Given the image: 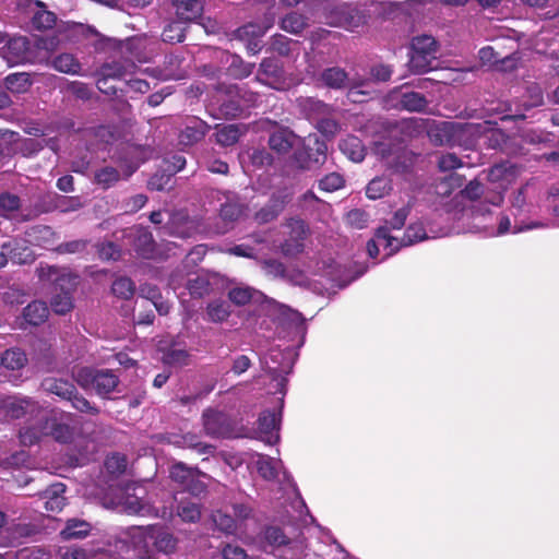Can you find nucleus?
Returning <instances> with one entry per match:
<instances>
[{
	"label": "nucleus",
	"instance_id": "62",
	"mask_svg": "<svg viewBox=\"0 0 559 559\" xmlns=\"http://www.w3.org/2000/svg\"><path fill=\"white\" fill-rule=\"evenodd\" d=\"M229 300L237 306H245L252 299V292L248 287H235L228 293Z\"/></svg>",
	"mask_w": 559,
	"mask_h": 559
},
{
	"label": "nucleus",
	"instance_id": "32",
	"mask_svg": "<svg viewBox=\"0 0 559 559\" xmlns=\"http://www.w3.org/2000/svg\"><path fill=\"white\" fill-rule=\"evenodd\" d=\"M27 356L24 350L19 347H11L3 352L0 356L1 367L8 370H21L27 365Z\"/></svg>",
	"mask_w": 559,
	"mask_h": 559
},
{
	"label": "nucleus",
	"instance_id": "37",
	"mask_svg": "<svg viewBox=\"0 0 559 559\" xmlns=\"http://www.w3.org/2000/svg\"><path fill=\"white\" fill-rule=\"evenodd\" d=\"M4 84L10 92L14 94H23L31 88L33 81L28 73L16 72L7 75L4 79Z\"/></svg>",
	"mask_w": 559,
	"mask_h": 559
},
{
	"label": "nucleus",
	"instance_id": "22",
	"mask_svg": "<svg viewBox=\"0 0 559 559\" xmlns=\"http://www.w3.org/2000/svg\"><path fill=\"white\" fill-rule=\"evenodd\" d=\"M44 436H46L45 419H36L33 424H25L19 430V440L24 447L37 444Z\"/></svg>",
	"mask_w": 559,
	"mask_h": 559
},
{
	"label": "nucleus",
	"instance_id": "46",
	"mask_svg": "<svg viewBox=\"0 0 559 559\" xmlns=\"http://www.w3.org/2000/svg\"><path fill=\"white\" fill-rule=\"evenodd\" d=\"M111 292L115 296L128 300L133 297L135 286L131 278L121 276L114 281Z\"/></svg>",
	"mask_w": 559,
	"mask_h": 559
},
{
	"label": "nucleus",
	"instance_id": "26",
	"mask_svg": "<svg viewBox=\"0 0 559 559\" xmlns=\"http://www.w3.org/2000/svg\"><path fill=\"white\" fill-rule=\"evenodd\" d=\"M399 106L409 112H424L428 107V100L425 95L418 92L401 91Z\"/></svg>",
	"mask_w": 559,
	"mask_h": 559
},
{
	"label": "nucleus",
	"instance_id": "13",
	"mask_svg": "<svg viewBox=\"0 0 559 559\" xmlns=\"http://www.w3.org/2000/svg\"><path fill=\"white\" fill-rule=\"evenodd\" d=\"M280 418L275 412L264 411L258 418V431L263 441L274 444L278 441Z\"/></svg>",
	"mask_w": 559,
	"mask_h": 559
},
{
	"label": "nucleus",
	"instance_id": "14",
	"mask_svg": "<svg viewBox=\"0 0 559 559\" xmlns=\"http://www.w3.org/2000/svg\"><path fill=\"white\" fill-rule=\"evenodd\" d=\"M40 412L38 402L31 397L15 399L5 404V414L12 419H20L25 416L35 418Z\"/></svg>",
	"mask_w": 559,
	"mask_h": 559
},
{
	"label": "nucleus",
	"instance_id": "4",
	"mask_svg": "<svg viewBox=\"0 0 559 559\" xmlns=\"http://www.w3.org/2000/svg\"><path fill=\"white\" fill-rule=\"evenodd\" d=\"M41 386L48 393L71 403L72 407L80 413L97 416L99 408L79 393L75 385L66 379L49 377L43 380Z\"/></svg>",
	"mask_w": 559,
	"mask_h": 559
},
{
	"label": "nucleus",
	"instance_id": "27",
	"mask_svg": "<svg viewBox=\"0 0 559 559\" xmlns=\"http://www.w3.org/2000/svg\"><path fill=\"white\" fill-rule=\"evenodd\" d=\"M37 10L32 16V26L37 31H48L53 28L57 23V15L46 9V4L39 0L35 1Z\"/></svg>",
	"mask_w": 559,
	"mask_h": 559
},
{
	"label": "nucleus",
	"instance_id": "30",
	"mask_svg": "<svg viewBox=\"0 0 559 559\" xmlns=\"http://www.w3.org/2000/svg\"><path fill=\"white\" fill-rule=\"evenodd\" d=\"M284 200L277 197H273L254 214V219L259 224L270 223L278 217V215L284 211Z\"/></svg>",
	"mask_w": 559,
	"mask_h": 559
},
{
	"label": "nucleus",
	"instance_id": "44",
	"mask_svg": "<svg viewBox=\"0 0 559 559\" xmlns=\"http://www.w3.org/2000/svg\"><path fill=\"white\" fill-rule=\"evenodd\" d=\"M426 238L427 234L424 226L421 224H412L406 228L403 238L400 241L397 240L395 245L399 246L400 249L401 247L412 246Z\"/></svg>",
	"mask_w": 559,
	"mask_h": 559
},
{
	"label": "nucleus",
	"instance_id": "29",
	"mask_svg": "<svg viewBox=\"0 0 559 559\" xmlns=\"http://www.w3.org/2000/svg\"><path fill=\"white\" fill-rule=\"evenodd\" d=\"M225 55L227 57V73L229 76L235 80H243L252 74L255 67L254 63L246 62L238 55H229L227 52Z\"/></svg>",
	"mask_w": 559,
	"mask_h": 559
},
{
	"label": "nucleus",
	"instance_id": "34",
	"mask_svg": "<svg viewBox=\"0 0 559 559\" xmlns=\"http://www.w3.org/2000/svg\"><path fill=\"white\" fill-rule=\"evenodd\" d=\"M133 67L134 63L128 60H115L111 62H105L99 68L98 75H104L110 80H122Z\"/></svg>",
	"mask_w": 559,
	"mask_h": 559
},
{
	"label": "nucleus",
	"instance_id": "1",
	"mask_svg": "<svg viewBox=\"0 0 559 559\" xmlns=\"http://www.w3.org/2000/svg\"><path fill=\"white\" fill-rule=\"evenodd\" d=\"M73 380L84 390L93 389L100 397H108L118 386L119 377L110 369L80 367L72 370Z\"/></svg>",
	"mask_w": 559,
	"mask_h": 559
},
{
	"label": "nucleus",
	"instance_id": "39",
	"mask_svg": "<svg viewBox=\"0 0 559 559\" xmlns=\"http://www.w3.org/2000/svg\"><path fill=\"white\" fill-rule=\"evenodd\" d=\"M91 524L76 519L68 520L66 527L61 531L63 539H74L86 537L91 532Z\"/></svg>",
	"mask_w": 559,
	"mask_h": 559
},
{
	"label": "nucleus",
	"instance_id": "51",
	"mask_svg": "<svg viewBox=\"0 0 559 559\" xmlns=\"http://www.w3.org/2000/svg\"><path fill=\"white\" fill-rule=\"evenodd\" d=\"M173 175L167 171H157L147 182V187L152 191H164L171 188Z\"/></svg>",
	"mask_w": 559,
	"mask_h": 559
},
{
	"label": "nucleus",
	"instance_id": "54",
	"mask_svg": "<svg viewBox=\"0 0 559 559\" xmlns=\"http://www.w3.org/2000/svg\"><path fill=\"white\" fill-rule=\"evenodd\" d=\"M50 305L57 314H66L73 308L72 296L69 293L56 294Z\"/></svg>",
	"mask_w": 559,
	"mask_h": 559
},
{
	"label": "nucleus",
	"instance_id": "59",
	"mask_svg": "<svg viewBox=\"0 0 559 559\" xmlns=\"http://www.w3.org/2000/svg\"><path fill=\"white\" fill-rule=\"evenodd\" d=\"M81 207L79 197H64L55 194V209L61 212L76 211Z\"/></svg>",
	"mask_w": 559,
	"mask_h": 559
},
{
	"label": "nucleus",
	"instance_id": "19",
	"mask_svg": "<svg viewBox=\"0 0 559 559\" xmlns=\"http://www.w3.org/2000/svg\"><path fill=\"white\" fill-rule=\"evenodd\" d=\"M209 131L210 126L205 121L195 118L181 130L179 143L185 146H191L203 140Z\"/></svg>",
	"mask_w": 559,
	"mask_h": 559
},
{
	"label": "nucleus",
	"instance_id": "18",
	"mask_svg": "<svg viewBox=\"0 0 559 559\" xmlns=\"http://www.w3.org/2000/svg\"><path fill=\"white\" fill-rule=\"evenodd\" d=\"M37 530L31 523H12L5 527V535L0 540L1 547L14 546L21 544L23 538L33 536Z\"/></svg>",
	"mask_w": 559,
	"mask_h": 559
},
{
	"label": "nucleus",
	"instance_id": "3",
	"mask_svg": "<svg viewBox=\"0 0 559 559\" xmlns=\"http://www.w3.org/2000/svg\"><path fill=\"white\" fill-rule=\"evenodd\" d=\"M439 47L438 40L431 35L423 34L413 37L408 61L409 70L416 74L431 71L435 68L433 61L437 60Z\"/></svg>",
	"mask_w": 559,
	"mask_h": 559
},
{
	"label": "nucleus",
	"instance_id": "64",
	"mask_svg": "<svg viewBox=\"0 0 559 559\" xmlns=\"http://www.w3.org/2000/svg\"><path fill=\"white\" fill-rule=\"evenodd\" d=\"M227 92L228 94L242 99L248 106L254 105L259 99L258 93L248 91L245 87H240L238 85H230Z\"/></svg>",
	"mask_w": 559,
	"mask_h": 559
},
{
	"label": "nucleus",
	"instance_id": "9",
	"mask_svg": "<svg viewBox=\"0 0 559 559\" xmlns=\"http://www.w3.org/2000/svg\"><path fill=\"white\" fill-rule=\"evenodd\" d=\"M203 427L211 437H228L231 433V425L228 416L219 411L206 408L202 414Z\"/></svg>",
	"mask_w": 559,
	"mask_h": 559
},
{
	"label": "nucleus",
	"instance_id": "28",
	"mask_svg": "<svg viewBox=\"0 0 559 559\" xmlns=\"http://www.w3.org/2000/svg\"><path fill=\"white\" fill-rule=\"evenodd\" d=\"M338 147L344 155L355 163L362 162L366 156L362 141L355 135H348L341 140Z\"/></svg>",
	"mask_w": 559,
	"mask_h": 559
},
{
	"label": "nucleus",
	"instance_id": "35",
	"mask_svg": "<svg viewBox=\"0 0 559 559\" xmlns=\"http://www.w3.org/2000/svg\"><path fill=\"white\" fill-rule=\"evenodd\" d=\"M262 540L272 548L288 546L292 540L277 525H267L262 531Z\"/></svg>",
	"mask_w": 559,
	"mask_h": 559
},
{
	"label": "nucleus",
	"instance_id": "8",
	"mask_svg": "<svg viewBox=\"0 0 559 559\" xmlns=\"http://www.w3.org/2000/svg\"><path fill=\"white\" fill-rule=\"evenodd\" d=\"M1 249L3 250L8 261L11 260L14 264H32L36 259V254L33 249L23 238L10 237L1 245Z\"/></svg>",
	"mask_w": 559,
	"mask_h": 559
},
{
	"label": "nucleus",
	"instance_id": "38",
	"mask_svg": "<svg viewBox=\"0 0 559 559\" xmlns=\"http://www.w3.org/2000/svg\"><path fill=\"white\" fill-rule=\"evenodd\" d=\"M51 67L61 73L79 74L81 71V63L71 53H61L56 56L51 61Z\"/></svg>",
	"mask_w": 559,
	"mask_h": 559
},
{
	"label": "nucleus",
	"instance_id": "49",
	"mask_svg": "<svg viewBox=\"0 0 559 559\" xmlns=\"http://www.w3.org/2000/svg\"><path fill=\"white\" fill-rule=\"evenodd\" d=\"M105 468L111 475H121L126 472L128 460L124 454L115 452L105 460Z\"/></svg>",
	"mask_w": 559,
	"mask_h": 559
},
{
	"label": "nucleus",
	"instance_id": "33",
	"mask_svg": "<svg viewBox=\"0 0 559 559\" xmlns=\"http://www.w3.org/2000/svg\"><path fill=\"white\" fill-rule=\"evenodd\" d=\"M267 27H261L257 24L249 23L238 28L237 33L239 37L251 35L252 38L248 40L247 50L250 55H257L261 50L260 38L264 35Z\"/></svg>",
	"mask_w": 559,
	"mask_h": 559
},
{
	"label": "nucleus",
	"instance_id": "2",
	"mask_svg": "<svg viewBox=\"0 0 559 559\" xmlns=\"http://www.w3.org/2000/svg\"><path fill=\"white\" fill-rule=\"evenodd\" d=\"M328 144L318 135H309L302 144L295 148L292 159L300 170H318L326 162Z\"/></svg>",
	"mask_w": 559,
	"mask_h": 559
},
{
	"label": "nucleus",
	"instance_id": "36",
	"mask_svg": "<svg viewBox=\"0 0 559 559\" xmlns=\"http://www.w3.org/2000/svg\"><path fill=\"white\" fill-rule=\"evenodd\" d=\"M392 190V180L386 176L373 178L366 187V195L370 200L381 199Z\"/></svg>",
	"mask_w": 559,
	"mask_h": 559
},
{
	"label": "nucleus",
	"instance_id": "10",
	"mask_svg": "<svg viewBox=\"0 0 559 559\" xmlns=\"http://www.w3.org/2000/svg\"><path fill=\"white\" fill-rule=\"evenodd\" d=\"M135 170L136 167L131 164L123 165L121 169H118L114 166H103L95 170L94 183L104 190H107L114 187L121 179H128L131 177Z\"/></svg>",
	"mask_w": 559,
	"mask_h": 559
},
{
	"label": "nucleus",
	"instance_id": "61",
	"mask_svg": "<svg viewBox=\"0 0 559 559\" xmlns=\"http://www.w3.org/2000/svg\"><path fill=\"white\" fill-rule=\"evenodd\" d=\"M219 110L225 118L234 119L242 114L243 108L239 99L230 98L221 104Z\"/></svg>",
	"mask_w": 559,
	"mask_h": 559
},
{
	"label": "nucleus",
	"instance_id": "21",
	"mask_svg": "<svg viewBox=\"0 0 559 559\" xmlns=\"http://www.w3.org/2000/svg\"><path fill=\"white\" fill-rule=\"evenodd\" d=\"M323 86L332 90H342L348 86V73L340 67L324 69L319 76Z\"/></svg>",
	"mask_w": 559,
	"mask_h": 559
},
{
	"label": "nucleus",
	"instance_id": "12",
	"mask_svg": "<svg viewBox=\"0 0 559 559\" xmlns=\"http://www.w3.org/2000/svg\"><path fill=\"white\" fill-rule=\"evenodd\" d=\"M283 64L278 59L271 57L262 59L255 75L257 82L277 88V85L283 82Z\"/></svg>",
	"mask_w": 559,
	"mask_h": 559
},
{
	"label": "nucleus",
	"instance_id": "58",
	"mask_svg": "<svg viewBox=\"0 0 559 559\" xmlns=\"http://www.w3.org/2000/svg\"><path fill=\"white\" fill-rule=\"evenodd\" d=\"M526 92L528 95V100L523 105L526 110L534 107H539L544 104V93L538 84L534 83L530 85Z\"/></svg>",
	"mask_w": 559,
	"mask_h": 559
},
{
	"label": "nucleus",
	"instance_id": "60",
	"mask_svg": "<svg viewBox=\"0 0 559 559\" xmlns=\"http://www.w3.org/2000/svg\"><path fill=\"white\" fill-rule=\"evenodd\" d=\"M242 214L241 206L237 203L226 202L221 205L219 216L224 222L233 223Z\"/></svg>",
	"mask_w": 559,
	"mask_h": 559
},
{
	"label": "nucleus",
	"instance_id": "25",
	"mask_svg": "<svg viewBox=\"0 0 559 559\" xmlns=\"http://www.w3.org/2000/svg\"><path fill=\"white\" fill-rule=\"evenodd\" d=\"M176 14L183 22H193L203 12L201 0H173Z\"/></svg>",
	"mask_w": 559,
	"mask_h": 559
},
{
	"label": "nucleus",
	"instance_id": "5",
	"mask_svg": "<svg viewBox=\"0 0 559 559\" xmlns=\"http://www.w3.org/2000/svg\"><path fill=\"white\" fill-rule=\"evenodd\" d=\"M201 476H205V474L198 468L188 467L181 462L174 464L169 471L170 479L183 491L193 496H200L206 491V485L200 479Z\"/></svg>",
	"mask_w": 559,
	"mask_h": 559
},
{
	"label": "nucleus",
	"instance_id": "23",
	"mask_svg": "<svg viewBox=\"0 0 559 559\" xmlns=\"http://www.w3.org/2000/svg\"><path fill=\"white\" fill-rule=\"evenodd\" d=\"M295 138L288 128H280L270 134L267 144L272 151L286 154L293 148Z\"/></svg>",
	"mask_w": 559,
	"mask_h": 559
},
{
	"label": "nucleus",
	"instance_id": "63",
	"mask_svg": "<svg viewBox=\"0 0 559 559\" xmlns=\"http://www.w3.org/2000/svg\"><path fill=\"white\" fill-rule=\"evenodd\" d=\"M263 269L266 272V274L272 275L274 277H287V269L285 264L276 259L264 260Z\"/></svg>",
	"mask_w": 559,
	"mask_h": 559
},
{
	"label": "nucleus",
	"instance_id": "11",
	"mask_svg": "<svg viewBox=\"0 0 559 559\" xmlns=\"http://www.w3.org/2000/svg\"><path fill=\"white\" fill-rule=\"evenodd\" d=\"M46 436L51 437L56 442L70 444L74 441L75 428L63 421V415H51L45 418Z\"/></svg>",
	"mask_w": 559,
	"mask_h": 559
},
{
	"label": "nucleus",
	"instance_id": "7",
	"mask_svg": "<svg viewBox=\"0 0 559 559\" xmlns=\"http://www.w3.org/2000/svg\"><path fill=\"white\" fill-rule=\"evenodd\" d=\"M331 23L335 26L354 32L366 22L365 15L353 4L342 3L330 13Z\"/></svg>",
	"mask_w": 559,
	"mask_h": 559
},
{
	"label": "nucleus",
	"instance_id": "56",
	"mask_svg": "<svg viewBox=\"0 0 559 559\" xmlns=\"http://www.w3.org/2000/svg\"><path fill=\"white\" fill-rule=\"evenodd\" d=\"M97 253L103 261H116L120 258V248L112 241H106L97 245Z\"/></svg>",
	"mask_w": 559,
	"mask_h": 559
},
{
	"label": "nucleus",
	"instance_id": "47",
	"mask_svg": "<svg viewBox=\"0 0 559 559\" xmlns=\"http://www.w3.org/2000/svg\"><path fill=\"white\" fill-rule=\"evenodd\" d=\"M212 520L215 527L225 534H234L237 530L236 520L219 510L212 513Z\"/></svg>",
	"mask_w": 559,
	"mask_h": 559
},
{
	"label": "nucleus",
	"instance_id": "50",
	"mask_svg": "<svg viewBox=\"0 0 559 559\" xmlns=\"http://www.w3.org/2000/svg\"><path fill=\"white\" fill-rule=\"evenodd\" d=\"M181 440L183 448L195 450L199 454H212L215 450V447L201 442L199 437L193 433L182 436Z\"/></svg>",
	"mask_w": 559,
	"mask_h": 559
},
{
	"label": "nucleus",
	"instance_id": "6",
	"mask_svg": "<svg viewBox=\"0 0 559 559\" xmlns=\"http://www.w3.org/2000/svg\"><path fill=\"white\" fill-rule=\"evenodd\" d=\"M289 235L281 243V251L285 257H296L305 249V240L309 228L302 219H292L288 224Z\"/></svg>",
	"mask_w": 559,
	"mask_h": 559
},
{
	"label": "nucleus",
	"instance_id": "41",
	"mask_svg": "<svg viewBox=\"0 0 559 559\" xmlns=\"http://www.w3.org/2000/svg\"><path fill=\"white\" fill-rule=\"evenodd\" d=\"M176 513L183 522L197 523L201 519V506L191 500H181L177 506Z\"/></svg>",
	"mask_w": 559,
	"mask_h": 559
},
{
	"label": "nucleus",
	"instance_id": "40",
	"mask_svg": "<svg viewBox=\"0 0 559 559\" xmlns=\"http://www.w3.org/2000/svg\"><path fill=\"white\" fill-rule=\"evenodd\" d=\"M240 129L236 124L217 126L214 134L215 141L222 146H231L239 141Z\"/></svg>",
	"mask_w": 559,
	"mask_h": 559
},
{
	"label": "nucleus",
	"instance_id": "43",
	"mask_svg": "<svg viewBox=\"0 0 559 559\" xmlns=\"http://www.w3.org/2000/svg\"><path fill=\"white\" fill-rule=\"evenodd\" d=\"M162 38L165 43H182L186 38V27L182 21H174L167 24L163 29Z\"/></svg>",
	"mask_w": 559,
	"mask_h": 559
},
{
	"label": "nucleus",
	"instance_id": "16",
	"mask_svg": "<svg viewBox=\"0 0 559 559\" xmlns=\"http://www.w3.org/2000/svg\"><path fill=\"white\" fill-rule=\"evenodd\" d=\"M5 55L13 63H24L31 57V41L26 36H15L8 40Z\"/></svg>",
	"mask_w": 559,
	"mask_h": 559
},
{
	"label": "nucleus",
	"instance_id": "17",
	"mask_svg": "<svg viewBox=\"0 0 559 559\" xmlns=\"http://www.w3.org/2000/svg\"><path fill=\"white\" fill-rule=\"evenodd\" d=\"M147 536L153 539L154 546L159 552L166 555L175 552L178 539L173 533L159 526H150Z\"/></svg>",
	"mask_w": 559,
	"mask_h": 559
},
{
	"label": "nucleus",
	"instance_id": "24",
	"mask_svg": "<svg viewBox=\"0 0 559 559\" xmlns=\"http://www.w3.org/2000/svg\"><path fill=\"white\" fill-rule=\"evenodd\" d=\"M64 491L66 486L61 483L53 484L47 488L41 495V498L45 499V510L48 512H60L66 506Z\"/></svg>",
	"mask_w": 559,
	"mask_h": 559
},
{
	"label": "nucleus",
	"instance_id": "31",
	"mask_svg": "<svg viewBox=\"0 0 559 559\" xmlns=\"http://www.w3.org/2000/svg\"><path fill=\"white\" fill-rule=\"evenodd\" d=\"M49 314L47 304L40 300L29 302L23 310V318L31 325H39L44 323Z\"/></svg>",
	"mask_w": 559,
	"mask_h": 559
},
{
	"label": "nucleus",
	"instance_id": "53",
	"mask_svg": "<svg viewBox=\"0 0 559 559\" xmlns=\"http://www.w3.org/2000/svg\"><path fill=\"white\" fill-rule=\"evenodd\" d=\"M190 354L186 349L170 348L164 355V362L170 366L182 367L189 365Z\"/></svg>",
	"mask_w": 559,
	"mask_h": 559
},
{
	"label": "nucleus",
	"instance_id": "48",
	"mask_svg": "<svg viewBox=\"0 0 559 559\" xmlns=\"http://www.w3.org/2000/svg\"><path fill=\"white\" fill-rule=\"evenodd\" d=\"M296 41L282 34H275L271 37L270 50L282 57H288L292 53V46Z\"/></svg>",
	"mask_w": 559,
	"mask_h": 559
},
{
	"label": "nucleus",
	"instance_id": "45",
	"mask_svg": "<svg viewBox=\"0 0 559 559\" xmlns=\"http://www.w3.org/2000/svg\"><path fill=\"white\" fill-rule=\"evenodd\" d=\"M22 206V200L17 194L11 192L0 193V216L9 218L10 214Z\"/></svg>",
	"mask_w": 559,
	"mask_h": 559
},
{
	"label": "nucleus",
	"instance_id": "52",
	"mask_svg": "<svg viewBox=\"0 0 559 559\" xmlns=\"http://www.w3.org/2000/svg\"><path fill=\"white\" fill-rule=\"evenodd\" d=\"M345 185L344 177L338 173H330L319 181V189L325 192H334Z\"/></svg>",
	"mask_w": 559,
	"mask_h": 559
},
{
	"label": "nucleus",
	"instance_id": "55",
	"mask_svg": "<svg viewBox=\"0 0 559 559\" xmlns=\"http://www.w3.org/2000/svg\"><path fill=\"white\" fill-rule=\"evenodd\" d=\"M207 316L213 322H223L229 317L228 306L223 301H213L206 309Z\"/></svg>",
	"mask_w": 559,
	"mask_h": 559
},
{
	"label": "nucleus",
	"instance_id": "20",
	"mask_svg": "<svg viewBox=\"0 0 559 559\" xmlns=\"http://www.w3.org/2000/svg\"><path fill=\"white\" fill-rule=\"evenodd\" d=\"M133 249L143 259H152L156 252V242L152 233L146 228H139L133 238Z\"/></svg>",
	"mask_w": 559,
	"mask_h": 559
},
{
	"label": "nucleus",
	"instance_id": "57",
	"mask_svg": "<svg viewBox=\"0 0 559 559\" xmlns=\"http://www.w3.org/2000/svg\"><path fill=\"white\" fill-rule=\"evenodd\" d=\"M87 245V240L76 239L58 245L55 251L59 254L82 253L83 251H85Z\"/></svg>",
	"mask_w": 559,
	"mask_h": 559
},
{
	"label": "nucleus",
	"instance_id": "15",
	"mask_svg": "<svg viewBox=\"0 0 559 559\" xmlns=\"http://www.w3.org/2000/svg\"><path fill=\"white\" fill-rule=\"evenodd\" d=\"M397 239L390 235V229L386 226H381L376 230L374 239L367 242V251L370 258L376 259L379 254V245L385 249H390L389 255L399 251V246L395 245Z\"/></svg>",
	"mask_w": 559,
	"mask_h": 559
},
{
	"label": "nucleus",
	"instance_id": "42",
	"mask_svg": "<svg viewBox=\"0 0 559 559\" xmlns=\"http://www.w3.org/2000/svg\"><path fill=\"white\" fill-rule=\"evenodd\" d=\"M307 25V17L297 12L286 14L280 23L283 31L295 35L300 34Z\"/></svg>",
	"mask_w": 559,
	"mask_h": 559
}]
</instances>
